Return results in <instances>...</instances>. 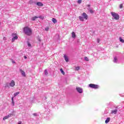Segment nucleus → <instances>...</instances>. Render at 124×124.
Listing matches in <instances>:
<instances>
[{
    "label": "nucleus",
    "mask_w": 124,
    "mask_h": 124,
    "mask_svg": "<svg viewBox=\"0 0 124 124\" xmlns=\"http://www.w3.org/2000/svg\"><path fill=\"white\" fill-rule=\"evenodd\" d=\"M45 75H48V71L47 70H45Z\"/></svg>",
    "instance_id": "20"
},
{
    "label": "nucleus",
    "mask_w": 124,
    "mask_h": 124,
    "mask_svg": "<svg viewBox=\"0 0 124 124\" xmlns=\"http://www.w3.org/2000/svg\"><path fill=\"white\" fill-rule=\"evenodd\" d=\"M37 5L38 6H43V4L41 2H37Z\"/></svg>",
    "instance_id": "13"
},
{
    "label": "nucleus",
    "mask_w": 124,
    "mask_h": 124,
    "mask_svg": "<svg viewBox=\"0 0 124 124\" xmlns=\"http://www.w3.org/2000/svg\"><path fill=\"white\" fill-rule=\"evenodd\" d=\"M12 101L13 105L14 106L15 103H14V100L13 99V97L12 98Z\"/></svg>",
    "instance_id": "21"
},
{
    "label": "nucleus",
    "mask_w": 124,
    "mask_h": 124,
    "mask_svg": "<svg viewBox=\"0 0 124 124\" xmlns=\"http://www.w3.org/2000/svg\"><path fill=\"white\" fill-rule=\"evenodd\" d=\"M10 87H14L15 86V81L12 80L10 83Z\"/></svg>",
    "instance_id": "8"
},
{
    "label": "nucleus",
    "mask_w": 124,
    "mask_h": 124,
    "mask_svg": "<svg viewBox=\"0 0 124 124\" xmlns=\"http://www.w3.org/2000/svg\"><path fill=\"white\" fill-rule=\"evenodd\" d=\"M3 40H6V37H3Z\"/></svg>",
    "instance_id": "32"
},
{
    "label": "nucleus",
    "mask_w": 124,
    "mask_h": 124,
    "mask_svg": "<svg viewBox=\"0 0 124 124\" xmlns=\"http://www.w3.org/2000/svg\"><path fill=\"white\" fill-rule=\"evenodd\" d=\"M117 57H114L113 62H117Z\"/></svg>",
    "instance_id": "25"
},
{
    "label": "nucleus",
    "mask_w": 124,
    "mask_h": 124,
    "mask_svg": "<svg viewBox=\"0 0 124 124\" xmlns=\"http://www.w3.org/2000/svg\"><path fill=\"white\" fill-rule=\"evenodd\" d=\"M82 17L81 16H79V19L80 21H82V22H84V19H85V20H88V15H87L86 13H83L82 14Z\"/></svg>",
    "instance_id": "2"
},
{
    "label": "nucleus",
    "mask_w": 124,
    "mask_h": 124,
    "mask_svg": "<svg viewBox=\"0 0 124 124\" xmlns=\"http://www.w3.org/2000/svg\"><path fill=\"white\" fill-rule=\"evenodd\" d=\"M33 116H34L35 117H36V116H37V114L36 113H33Z\"/></svg>",
    "instance_id": "30"
},
{
    "label": "nucleus",
    "mask_w": 124,
    "mask_h": 124,
    "mask_svg": "<svg viewBox=\"0 0 124 124\" xmlns=\"http://www.w3.org/2000/svg\"><path fill=\"white\" fill-rule=\"evenodd\" d=\"M89 87L90 88H92V89H95V90L96 89H98L99 88V86L97 84H94L93 83H91L89 85Z\"/></svg>",
    "instance_id": "4"
},
{
    "label": "nucleus",
    "mask_w": 124,
    "mask_h": 124,
    "mask_svg": "<svg viewBox=\"0 0 124 124\" xmlns=\"http://www.w3.org/2000/svg\"><path fill=\"white\" fill-rule=\"evenodd\" d=\"M111 15L115 20H119L120 19V15L118 14L111 12Z\"/></svg>",
    "instance_id": "3"
},
{
    "label": "nucleus",
    "mask_w": 124,
    "mask_h": 124,
    "mask_svg": "<svg viewBox=\"0 0 124 124\" xmlns=\"http://www.w3.org/2000/svg\"><path fill=\"white\" fill-rule=\"evenodd\" d=\"M60 71H61V73H62V74L63 75H64V74H65V73H64V71H63V70H62V68H61V69H60Z\"/></svg>",
    "instance_id": "18"
},
{
    "label": "nucleus",
    "mask_w": 124,
    "mask_h": 124,
    "mask_svg": "<svg viewBox=\"0 0 124 124\" xmlns=\"http://www.w3.org/2000/svg\"><path fill=\"white\" fill-rule=\"evenodd\" d=\"M80 69V67L79 66H78L76 67V70L78 71Z\"/></svg>",
    "instance_id": "24"
},
{
    "label": "nucleus",
    "mask_w": 124,
    "mask_h": 124,
    "mask_svg": "<svg viewBox=\"0 0 124 124\" xmlns=\"http://www.w3.org/2000/svg\"><path fill=\"white\" fill-rule=\"evenodd\" d=\"M28 45L29 47H31V44L30 43H28Z\"/></svg>",
    "instance_id": "29"
},
{
    "label": "nucleus",
    "mask_w": 124,
    "mask_h": 124,
    "mask_svg": "<svg viewBox=\"0 0 124 124\" xmlns=\"http://www.w3.org/2000/svg\"><path fill=\"white\" fill-rule=\"evenodd\" d=\"M110 122V117H108L107 118L106 120L105 121L106 124H108Z\"/></svg>",
    "instance_id": "14"
},
{
    "label": "nucleus",
    "mask_w": 124,
    "mask_h": 124,
    "mask_svg": "<svg viewBox=\"0 0 124 124\" xmlns=\"http://www.w3.org/2000/svg\"><path fill=\"white\" fill-rule=\"evenodd\" d=\"M22 124V122H21V121H19V122H18V124Z\"/></svg>",
    "instance_id": "33"
},
{
    "label": "nucleus",
    "mask_w": 124,
    "mask_h": 124,
    "mask_svg": "<svg viewBox=\"0 0 124 124\" xmlns=\"http://www.w3.org/2000/svg\"><path fill=\"white\" fill-rule=\"evenodd\" d=\"M52 21L53 23H54V24H56V23H57V19H56V18H53L52 19Z\"/></svg>",
    "instance_id": "16"
},
{
    "label": "nucleus",
    "mask_w": 124,
    "mask_h": 124,
    "mask_svg": "<svg viewBox=\"0 0 124 124\" xmlns=\"http://www.w3.org/2000/svg\"><path fill=\"white\" fill-rule=\"evenodd\" d=\"M89 11H90V13H93V10H92V9H90L89 10Z\"/></svg>",
    "instance_id": "28"
},
{
    "label": "nucleus",
    "mask_w": 124,
    "mask_h": 124,
    "mask_svg": "<svg viewBox=\"0 0 124 124\" xmlns=\"http://www.w3.org/2000/svg\"><path fill=\"white\" fill-rule=\"evenodd\" d=\"M20 71L22 76H23V77H26V73H25V72L24 71H23L22 69H20Z\"/></svg>",
    "instance_id": "9"
},
{
    "label": "nucleus",
    "mask_w": 124,
    "mask_h": 124,
    "mask_svg": "<svg viewBox=\"0 0 124 124\" xmlns=\"http://www.w3.org/2000/svg\"><path fill=\"white\" fill-rule=\"evenodd\" d=\"M72 37L73 38H75V37H76V35L75 34V32L73 31L72 32Z\"/></svg>",
    "instance_id": "12"
},
{
    "label": "nucleus",
    "mask_w": 124,
    "mask_h": 124,
    "mask_svg": "<svg viewBox=\"0 0 124 124\" xmlns=\"http://www.w3.org/2000/svg\"><path fill=\"white\" fill-rule=\"evenodd\" d=\"M84 59L85 60V61H86V62H89V58H88V57H85L84 58Z\"/></svg>",
    "instance_id": "23"
},
{
    "label": "nucleus",
    "mask_w": 124,
    "mask_h": 124,
    "mask_svg": "<svg viewBox=\"0 0 124 124\" xmlns=\"http://www.w3.org/2000/svg\"><path fill=\"white\" fill-rule=\"evenodd\" d=\"M119 40L120 42H122V43H124V40L122 38V37L119 38Z\"/></svg>",
    "instance_id": "17"
},
{
    "label": "nucleus",
    "mask_w": 124,
    "mask_h": 124,
    "mask_svg": "<svg viewBox=\"0 0 124 124\" xmlns=\"http://www.w3.org/2000/svg\"><path fill=\"white\" fill-rule=\"evenodd\" d=\"M64 60H65V62H69L68 57H67V56L66 55H64Z\"/></svg>",
    "instance_id": "10"
},
{
    "label": "nucleus",
    "mask_w": 124,
    "mask_h": 124,
    "mask_svg": "<svg viewBox=\"0 0 124 124\" xmlns=\"http://www.w3.org/2000/svg\"><path fill=\"white\" fill-rule=\"evenodd\" d=\"M12 116V114H10L4 117L3 118V121H5V120H7V119H8L9 118H10V117H11Z\"/></svg>",
    "instance_id": "7"
},
{
    "label": "nucleus",
    "mask_w": 124,
    "mask_h": 124,
    "mask_svg": "<svg viewBox=\"0 0 124 124\" xmlns=\"http://www.w3.org/2000/svg\"><path fill=\"white\" fill-rule=\"evenodd\" d=\"M29 3H30V4H32V3H33V0H30V1H29Z\"/></svg>",
    "instance_id": "22"
},
{
    "label": "nucleus",
    "mask_w": 124,
    "mask_h": 124,
    "mask_svg": "<svg viewBox=\"0 0 124 124\" xmlns=\"http://www.w3.org/2000/svg\"><path fill=\"white\" fill-rule=\"evenodd\" d=\"M19 93H20V92H16V93H14L15 97L16 96V95H18V94H19Z\"/></svg>",
    "instance_id": "19"
},
{
    "label": "nucleus",
    "mask_w": 124,
    "mask_h": 124,
    "mask_svg": "<svg viewBox=\"0 0 124 124\" xmlns=\"http://www.w3.org/2000/svg\"><path fill=\"white\" fill-rule=\"evenodd\" d=\"M88 6L89 7H90V6H91V5H88Z\"/></svg>",
    "instance_id": "36"
},
{
    "label": "nucleus",
    "mask_w": 124,
    "mask_h": 124,
    "mask_svg": "<svg viewBox=\"0 0 124 124\" xmlns=\"http://www.w3.org/2000/svg\"><path fill=\"white\" fill-rule=\"evenodd\" d=\"M97 42L99 43L100 42V40L99 39H97Z\"/></svg>",
    "instance_id": "31"
},
{
    "label": "nucleus",
    "mask_w": 124,
    "mask_h": 124,
    "mask_svg": "<svg viewBox=\"0 0 124 124\" xmlns=\"http://www.w3.org/2000/svg\"><path fill=\"white\" fill-rule=\"evenodd\" d=\"M12 36H13L14 37L12 39V42H14L15 41V40L18 39V36H17V34L13 33Z\"/></svg>",
    "instance_id": "5"
},
{
    "label": "nucleus",
    "mask_w": 124,
    "mask_h": 124,
    "mask_svg": "<svg viewBox=\"0 0 124 124\" xmlns=\"http://www.w3.org/2000/svg\"><path fill=\"white\" fill-rule=\"evenodd\" d=\"M124 7V6L123 5V4H121L120 5V8H123Z\"/></svg>",
    "instance_id": "27"
},
{
    "label": "nucleus",
    "mask_w": 124,
    "mask_h": 124,
    "mask_svg": "<svg viewBox=\"0 0 124 124\" xmlns=\"http://www.w3.org/2000/svg\"><path fill=\"white\" fill-rule=\"evenodd\" d=\"M37 18H40V17H38V16H34L32 18V21H35L36 19H37Z\"/></svg>",
    "instance_id": "15"
},
{
    "label": "nucleus",
    "mask_w": 124,
    "mask_h": 124,
    "mask_svg": "<svg viewBox=\"0 0 124 124\" xmlns=\"http://www.w3.org/2000/svg\"><path fill=\"white\" fill-rule=\"evenodd\" d=\"M24 59H27L26 56H24Z\"/></svg>",
    "instance_id": "35"
},
{
    "label": "nucleus",
    "mask_w": 124,
    "mask_h": 124,
    "mask_svg": "<svg viewBox=\"0 0 124 124\" xmlns=\"http://www.w3.org/2000/svg\"><path fill=\"white\" fill-rule=\"evenodd\" d=\"M23 31L26 35H31L32 34V30L30 27H26L23 29Z\"/></svg>",
    "instance_id": "1"
},
{
    "label": "nucleus",
    "mask_w": 124,
    "mask_h": 124,
    "mask_svg": "<svg viewBox=\"0 0 124 124\" xmlns=\"http://www.w3.org/2000/svg\"><path fill=\"white\" fill-rule=\"evenodd\" d=\"M117 113H118V110L117 109H114V110H112L111 111V114H117Z\"/></svg>",
    "instance_id": "11"
},
{
    "label": "nucleus",
    "mask_w": 124,
    "mask_h": 124,
    "mask_svg": "<svg viewBox=\"0 0 124 124\" xmlns=\"http://www.w3.org/2000/svg\"><path fill=\"white\" fill-rule=\"evenodd\" d=\"M45 30H46V31H48V30H49V28H46V29H45Z\"/></svg>",
    "instance_id": "34"
},
{
    "label": "nucleus",
    "mask_w": 124,
    "mask_h": 124,
    "mask_svg": "<svg viewBox=\"0 0 124 124\" xmlns=\"http://www.w3.org/2000/svg\"><path fill=\"white\" fill-rule=\"evenodd\" d=\"M78 3H79V4L81 3V2H82V0H78Z\"/></svg>",
    "instance_id": "26"
},
{
    "label": "nucleus",
    "mask_w": 124,
    "mask_h": 124,
    "mask_svg": "<svg viewBox=\"0 0 124 124\" xmlns=\"http://www.w3.org/2000/svg\"><path fill=\"white\" fill-rule=\"evenodd\" d=\"M76 90L77 92L79 93H83V89L81 87H77Z\"/></svg>",
    "instance_id": "6"
}]
</instances>
